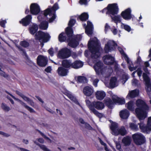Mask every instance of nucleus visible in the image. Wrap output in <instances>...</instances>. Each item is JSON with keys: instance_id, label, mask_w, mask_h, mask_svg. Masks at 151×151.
I'll return each mask as SVG.
<instances>
[{"instance_id": "nucleus-13", "label": "nucleus", "mask_w": 151, "mask_h": 151, "mask_svg": "<svg viewBox=\"0 0 151 151\" xmlns=\"http://www.w3.org/2000/svg\"><path fill=\"white\" fill-rule=\"evenodd\" d=\"M103 66V64L100 61H99L95 64L93 68L96 75H99L102 73Z\"/></svg>"}, {"instance_id": "nucleus-48", "label": "nucleus", "mask_w": 151, "mask_h": 151, "mask_svg": "<svg viewBox=\"0 0 151 151\" xmlns=\"http://www.w3.org/2000/svg\"><path fill=\"white\" fill-rule=\"evenodd\" d=\"M129 127L130 128L133 130L137 131L138 130V128L137 125L133 123H131L129 124Z\"/></svg>"}, {"instance_id": "nucleus-29", "label": "nucleus", "mask_w": 151, "mask_h": 151, "mask_svg": "<svg viewBox=\"0 0 151 151\" xmlns=\"http://www.w3.org/2000/svg\"><path fill=\"white\" fill-rule=\"evenodd\" d=\"M129 115V112L127 109L121 111L119 113L120 117L123 119H127Z\"/></svg>"}, {"instance_id": "nucleus-20", "label": "nucleus", "mask_w": 151, "mask_h": 151, "mask_svg": "<svg viewBox=\"0 0 151 151\" xmlns=\"http://www.w3.org/2000/svg\"><path fill=\"white\" fill-rule=\"evenodd\" d=\"M68 72V70L63 66L58 67L57 69V73L60 76H65L67 75Z\"/></svg>"}, {"instance_id": "nucleus-55", "label": "nucleus", "mask_w": 151, "mask_h": 151, "mask_svg": "<svg viewBox=\"0 0 151 151\" xmlns=\"http://www.w3.org/2000/svg\"><path fill=\"white\" fill-rule=\"evenodd\" d=\"M115 143L116 144V149L119 151H120L121 149V148L120 143L119 142H115Z\"/></svg>"}, {"instance_id": "nucleus-18", "label": "nucleus", "mask_w": 151, "mask_h": 151, "mask_svg": "<svg viewBox=\"0 0 151 151\" xmlns=\"http://www.w3.org/2000/svg\"><path fill=\"white\" fill-rule=\"evenodd\" d=\"M67 40L68 42V45L73 48L76 47L79 44L78 41L73 37L68 38Z\"/></svg>"}, {"instance_id": "nucleus-38", "label": "nucleus", "mask_w": 151, "mask_h": 151, "mask_svg": "<svg viewBox=\"0 0 151 151\" xmlns=\"http://www.w3.org/2000/svg\"><path fill=\"white\" fill-rule=\"evenodd\" d=\"M116 78L115 77H112L110 81L109 85L111 87L113 88L115 87Z\"/></svg>"}, {"instance_id": "nucleus-6", "label": "nucleus", "mask_w": 151, "mask_h": 151, "mask_svg": "<svg viewBox=\"0 0 151 151\" xmlns=\"http://www.w3.org/2000/svg\"><path fill=\"white\" fill-rule=\"evenodd\" d=\"M141 131L143 132L148 133L151 131V116L148 117L147 124L145 126L144 122L138 124Z\"/></svg>"}, {"instance_id": "nucleus-53", "label": "nucleus", "mask_w": 151, "mask_h": 151, "mask_svg": "<svg viewBox=\"0 0 151 151\" xmlns=\"http://www.w3.org/2000/svg\"><path fill=\"white\" fill-rule=\"evenodd\" d=\"M79 3L81 5H87L88 4V0H79Z\"/></svg>"}, {"instance_id": "nucleus-25", "label": "nucleus", "mask_w": 151, "mask_h": 151, "mask_svg": "<svg viewBox=\"0 0 151 151\" xmlns=\"http://www.w3.org/2000/svg\"><path fill=\"white\" fill-rule=\"evenodd\" d=\"M93 105L94 108H95L98 110H102L104 107V104L101 101H94V103Z\"/></svg>"}, {"instance_id": "nucleus-36", "label": "nucleus", "mask_w": 151, "mask_h": 151, "mask_svg": "<svg viewBox=\"0 0 151 151\" xmlns=\"http://www.w3.org/2000/svg\"><path fill=\"white\" fill-rule=\"evenodd\" d=\"M122 141L125 146H129L131 144V140L130 137L128 136L124 137Z\"/></svg>"}, {"instance_id": "nucleus-11", "label": "nucleus", "mask_w": 151, "mask_h": 151, "mask_svg": "<svg viewBox=\"0 0 151 151\" xmlns=\"http://www.w3.org/2000/svg\"><path fill=\"white\" fill-rule=\"evenodd\" d=\"M142 77L145 82L146 91L147 93L150 92L151 91V84L150 78L147 74L145 73H143Z\"/></svg>"}, {"instance_id": "nucleus-7", "label": "nucleus", "mask_w": 151, "mask_h": 151, "mask_svg": "<svg viewBox=\"0 0 151 151\" xmlns=\"http://www.w3.org/2000/svg\"><path fill=\"white\" fill-rule=\"evenodd\" d=\"M71 55L70 49L66 47L63 48L60 50L58 54L59 57L62 59L67 58L69 57Z\"/></svg>"}, {"instance_id": "nucleus-27", "label": "nucleus", "mask_w": 151, "mask_h": 151, "mask_svg": "<svg viewBox=\"0 0 151 151\" xmlns=\"http://www.w3.org/2000/svg\"><path fill=\"white\" fill-rule=\"evenodd\" d=\"M127 131L125 127L124 126H122L120 128L118 129V130L115 136H118L120 135L122 136H124L127 134Z\"/></svg>"}, {"instance_id": "nucleus-35", "label": "nucleus", "mask_w": 151, "mask_h": 151, "mask_svg": "<svg viewBox=\"0 0 151 151\" xmlns=\"http://www.w3.org/2000/svg\"><path fill=\"white\" fill-rule=\"evenodd\" d=\"M105 104L109 109H112L114 102L110 98L107 99L105 100Z\"/></svg>"}, {"instance_id": "nucleus-58", "label": "nucleus", "mask_w": 151, "mask_h": 151, "mask_svg": "<svg viewBox=\"0 0 151 151\" xmlns=\"http://www.w3.org/2000/svg\"><path fill=\"white\" fill-rule=\"evenodd\" d=\"M124 28L125 30L128 32H129L131 30L130 27L127 25H124Z\"/></svg>"}, {"instance_id": "nucleus-47", "label": "nucleus", "mask_w": 151, "mask_h": 151, "mask_svg": "<svg viewBox=\"0 0 151 151\" xmlns=\"http://www.w3.org/2000/svg\"><path fill=\"white\" fill-rule=\"evenodd\" d=\"M20 44L22 46L25 48L28 47L29 45V43L25 40L21 41Z\"/></svg>"}, {"instance_id": "nucleus-5", "label": "nucleus", "mask_w": 151, "mask_h": 151, "mask_svg": "<svg viewBox=\"0 0 151 151\" xmlns=\"http://www.w3.org/2000/svg\"><path fill=\"white\" fill-rule=\"evenodd\" d=\"M132 138L134 143L137 145H141L146 142L145 137L140 133H136L133 134Z\"/></svg>"}, {"instance_id": "nucleus-49", "label": "nucleus", "mask_w": 151, "mask_h": 151, "mask_svg": "<svg viewBox=\"0 0 151 151\" xmlns=\"http://www.w3.org/2000/svg\"><path fill=\"white\" fill-rule=\"evenodd\" d=\"M76 20L73 19H70L68 23V27H70L72 28L73 26L76 23Z\"/></svg>"}, {"instance_id": "nucleus-39", "label": "nucleus", "mask_w": 151, "mask_h": 151, "mask_svg": "<svg viewBox=\"0 0 151 151\" xmlns=\"http://www.w3.org/2000/svg\"><path fill=\"white\" fill-rule=\"evenodd\" d=\"M64 94L66 96H67L71 101L75 102L76 100V98L73 96L69 91H65Z\"/></svg>"}, {"instance_id": "nucleus-15", "label": "nucleus", "mask_w": 151, "mask_h": 151, "mask_svg": "<svg viewBox=\"0 0 151 151\" xmlns=\"http://www.w3.org/2000/svg\"><path fill=\"white\" fill-rule=\"evenodd\" d=\"M131 10L130 8H128L121 13V16L125 20H128L132 18L131 15Z\"/></svg>"}, {"instance_id": "nucleus-14", "label": "nucleus", "mask_w": 151, "mask_h": 151, "mask_svg": "<svg viewBox=\"0 0 151 151\" xmlns=\"http://www.w3.org/2000/svg\"><path fill=\"white\" fill-rule=\"evenodd\" d=\"M15 92L17 95L21 97L24 100L27 101L30 106L34 107L35 104L32 100L25 96L22 93L17 90L15 91Z\"/></svg>"}, {"instance_id": "nucleus-2", "label": "nucleus", "mask_w": 151, "mask_h": 151, "mask_svg": "<svg viewBox=\"0 0 151 151\" xmlns=\"http://www.w3.org/2000/svg\"><path fill=\"white\" fill-rule=\"evenodd\" d=\"M98 45L99 42L97 41L92 40L88 42V47L91 53L92 58L96 59L99 57L100 55L97 54L99 52V49L97 47Z\"/></svg>"}, {"instance_id": "nucleus-51", "label": "nucleus", "mask_w": 151, "mask_h": 151, "mask_svg": "<svg viewBox=\"0 0 151 151\" xmlns=\"http://www.w3.org/2000/svg\"><path fill=\"white\" fill-rule=\"evenodd\" d=\"M52 17L49 18L48 20V22L52 23L55 20L56 18V14L54 13H52Z\"/></svg>"}, {"instance_id": "nucleus-21", "label": "nucleus", "mask_w": 151, "mask_h": 151, "mask_svg": "<svg viewBox=\"0 0 151 151\" xmlns=\"http://www.w3.org/2000/svg\"><path fill=\"white\" fill-rule=\"evenodd\" d=\"M106 60H104V63L108 65H112L114 62L115 59L111 55H106L105 56Z\"/></svg>"}, {"instance_id": "nucleus-37", "label": "nucleus", "mask_w": 151, "mask_h": 151, "mask_svg": "<svg viewBox=\"0 0 151 151\" xmlns=\"http://www.w3.org/2000/svg\"><path fill=\"white\" fill-rule=\"evenodd\" d=\"M58 38L59 41L61 42H62L66 40L67 37L65 33L63 32L59 34Z\"/></svg>"}, {"instance_id": "nucleus-46", "label": "nucleus", "mask_w": 151, "mask_h": 151, "mask_svg": "<svg viewBox=\"0 0 151 151\" xmlns=\"http://www.w3.org/2000/svg\"><path fill=\"white\" fill-rule=\"evenodd\" d=\"M59 7L58 3H56L54 4L52 7L50 9L52 11V13L56 14V11L59 9Z\"/></svg>"}, {"instance_id": "nucleus-3", "label": "nucleus", "mask_w": 151, "mask_h": 151, "mask_svg": "<svg viewBox=\"0 0 151 151\" xmlns=\"http://www.w3.org/2000/svg\"><path fill=\"white\" fill-rule=\"evenodd\" d=\"M118 11V6L116 3L109 4L106 8L102 10L103 13L106 12V14L112 15L113 16L117 14Z\"/></svg>"}, {"instance_id": "nucleus-19", "label": "nucleus", "mask_w": 151, "mask_h": 151, "mask_svg": "<svg viewBox=\"0 0 151 151\" xmlns=\"http://www.w3.org/2000/svg\"><path fill=\"white\" fill-rule=\"evenodd\" d=\"M62 66L68 70L72 68V63L70 60L65 59L62 61Z\"/></svg>"}, {"instance_id": "nucleus-45", "label": "nucleus", "mask_w": 151, "mask_h": 151, "mask_svg": "<svg viewBox=\"0 0 151 151\" xmlns=\"http://www.w3.org/2000/svg\"><path fill=\"white\" fill-rule=\"evenodd\" d=\"M1 108L5 112H8L11 110L10 108L7 106L6 104L4 103L1 104Z\"/></svg>"}, {"instance_id": "nucleus-56", "label": "nucleus", "mask_w": 151, "mask_h": 151, "mask_svg": "<svg viewBox=\"0 0 151 151\" xmlns=\"http://www.w3.org/2000/svg\"><path fill=\"white\" fill-rule=\"evenodd\" d=\"M6 23V20H2L0 21V25L2 27L5 28V24Z\"/></svg>"}, {"instance_id": "nucleus-33", "label": "nucleus", "mask_w": 151, "mask_h": 151, "mask_svg": "<svg viewBox=\"0 0 151 151\" xmlns=\"http://www.w3.org/2000/svg\"><path fill=\"white\" fill-rule=\"evenodd\" d=\"M65 32L68 38H70L73 37V32L72 28L67 27L65 30Z\"/></svg>"}, {"instance_id": "nucleus-32", "label": "nucleus", "mask_w": 151, "mask_h": 151, "mask_svg": "<svg viewBox=\"0 0 151 151\" xmlns=\"http://www.w3.org/2000/svg\"><path fill=\"white\" fill-rule=\"evenodd\" d=\"M89 15L87 13L84 12L79 15L77 18V20H80L82 21H85L88 19Z\"/></svg>"}, {"instance_id": "nucleus-50", "label": "nucleus", "mask_w": 151, "mask_h": 151, "mask_svg": "<svg viewBox=\"0 0 151 151\" xmlns=\"http://www.w3.org/2000/svg\"><path fill=\"white\" fill-rule=\"evenodd\" d=\"M96 116L99 118H101L102 117V114L101 113H99L95 109H93L92 111Z\"/></svg>"}, {"instance_id": "nucleus-10", "label": "nucleus", "mask_w": 151, "mask_h": 151, "mask_svg": "<svg viewBox=\"0 0 151 151\" xmlns=\"http://www.w3.org/2000/svg\"><path fill=\"white\" fill-rule=\"evenodd\" d=\"M37 62L39 66L44 67L47 65L48 60L46 57L43 55H39L37 57Z\"/></svg>"}, {"instance_id": "nucleus-61", "label": "nucleus", "mask_w": 151, "mask_h": 151, "mask_svg": "<svg viewBox=\"0 0 151 151\" xmlns=\"http://www.w3.org/2000/svg\"><path fill=\"white\" fill-rule=\"evenodd\" d=\"M85 128L89 130H91L92 128L90 125L87 122H85L84 123Z\"/></svg>"}, {"instance_id": "nucleus-28", "label": "nucleus", "mask_w": 151, "mask_h": 151, "mask_svg": "<svg viewBox=\"0 0 151 151\" xmlns=\"http://www.w3.org/2000/svg\"><path fill=\"white\" fill-rule=\"evenodd\" d=\"M95 95L96 99L98 100H103L106 96L105 92L103 91H97Z\"/></svg>"}, {"instance_id": "nucleus-24", "label": "nucleus", "mask_w": 151, "mask_h": 151, "mask_svg": "<svg viewBox=\"0 0 151 151\" xmlns=\"http://www.w3.org/2000/svg\"><path fill=\"white\" fill-rule=\"evenodd\" d=\"M38 28V25L36 24L33 23L32 26L29 28V31L30 34L33 35L37 32Z\"/></svg>"}, {"instance_id": "nucleus-59", "label": "nucleus", "mask_w": 151, "mask_h": 151, "mask_svg": "<svg viewBox=\"0 0 151 151\" xmlns=\"http://www.w3.org/2000/svg\"><path fill=\"white\" fill-rule=\"evenodd\" d=\"M53 49L52 47L50 48L48 50V52L49 54L51 56H52L54 55V52L53 51Z\"/></svg>"}, {"instance_id": "nucleus-8", "label": "nucleus", "mask_w": 151, "mask_h": 151, "mask_svg": "<svg viewBox=\"0 0 151 151\" xmlns=\"http://www.w3.org/2000/svg\"><path fill=\"white\" fill-rule=\"evenodd\" d=\"M117 45V43L113 40L108 41L105 45L104 47L105 52L107 53L114 50Z\"/></svg>"}, {"instance_id": "nucleus-62", "label": "nucleus", "mask_w": 151, "mask_h": 151, "mask_svg": "<svg viewBox=\"0 0 151 151\" xmlns=\"http://www.w3.org/2000/svg\"><path fill=\"white\" fill-rule=\"evenodd\" d=\"M123 56L125 60L126 61L127 63L128 64L129 63H130V60L127 55L125 53Z\"/></svg>"}, {"instance_id": "nucleus-9", "label": "nucleus", "mask_w": 151, "mask_h": 151, "mask_svg": "<svg viewBox=\"0 0 151 151\" xmlns=\"http://www.w3.org/2000/svg\"><path fill=\"white\" fill-rule=\"evenodd\" d=\"M5 92L6 93L8 94V95H10L11 97H12L14 99L19 102L22 106H23L25 108V109H27L30 113H35V111L31 107H30L27 105L22 100H20L19 99L16 98L11 93H10L7 91H5Z\"/></svg>"}, {"instance_id": "nucleus-12", "label": "nucleus", "mask_w": 151, "mask_h": 151, "mask_svg": "<svg viewBox=\"0 0 151 151\" xmlns=\"http://www.w3.org/2000/svg\"><path fill=\"white\" fill-rule=\"evenodd\" d=\"M30 13L33 15H37L40 11V7L38 4L36 3L32 4L30 7Z\"/></svg>"}, {"instance_id": "nucleus-4", "label": "nucleus", "mask_w": 151, "mask_h": 151, "mask_svg": "<svg viewBox=\"0 0 151 151\" xmlns=\"http://www.w3.org/2000/svg\"><path fill=\"white\" fill-rule=\"evenodd\" d=\"M35 37L36 40H42L43 42H46L50 40V36L48 33L39 30L35 34Z\"/></svg>"}, {"instance_id": "nucleus-26", "label": "nucleus", "mask_w": 151, "mask_h": 151, "mask_svg": "<svg viewBox=\"0 0 151 151\" xmlns=\"http://www.w3.org/2000/svg\"><path fill=\"white\" fill-rule=\"evenodd\" d=\"M83 65V63L81 61L76 60L72 63V68L75 69H78L82 67Z\"/></svg>"}, {"instance_id": "nucleus-23", "label": "nucleus", "mask_w": 151, "mask_h": 151, "mask_svg": "<svg viewBox=\"0 0 151 151\" xmlns=\"http://www.w3.org/2000/svg\"><path fill=\"white\" fill-rule=\"evenodd\" d=\"M139 91L138 90L135 89L131 91H129L127 97H130V98H134L138 96Z\"/></svg>"}, {"instance_id": "nucleus-22", "label": "nucleus", "mask_w": 151, "mask_h": 151, "mask_svg": "<svg viewBox=\"0 0 151 151\" xmlns=\"http://www.w3.org/2000/svg\"><path fill=\"white\" fill-rule=\"evenodd\" d=\"M118 127V124L117 123L113 122L111 123L109 127L111 131V133L113 135H115L119 129Z\"/></svg>"}, {"instance_id": "nucleus-43", "label": "nucleus", "mask_w": 151, "mask_h": 151, "mask_svg": "<svg viewBox=\"0 0 151 151\" xmlns=\"http://www.w3.org/2000/svg\"><path fill=\"white\" fill-rule=\"evenodd\" d=\"M86 105L88 107L89 109L91 111L93 110V109H95L93 107V104L94 103V101L91 102L89 100H86Z\"/></svg>"}, {"instance_id": "nucleus-60", "label": "nucleus", "mask_w": 151, "mask_h": 151, "mask_svg": "<svg viewBox=\"0 0 151 151\" xmlns=\"http://www.w3.org/2000/svg\"><path fill=\"white\" fill-rule=\"evenodd\" d=\"M82 36L81 35H77L76 37L74 38H75L77 41L79 42V41H81L82 38Z\"/></svg>"}, {"instance_id": "nucleus-57", "label": "nucleus", "mask_w": 151, "mask_h": 151, "mask_svg": "<svg viewBox=\"0 0 151 151\" xmlns=\"http://www.w3.org/2000/svg\"><path fill=\"white\" fill-rule=\"evenodd\" d=\"M36 131H37L45 139H48L49 138L46 136L44 134L42 133L41 132L40 130L38 129H37Z\"/></svg>"}, {"instance_id": "nucleus-31", "label": "nucleus", "mask_w": 151, "mask_h": 151, "mask_svg": "<svg viewBox=\"0 0 151 151\" xmlns=\"http://www.w3.org/2000/svg\"><path fill=\"white\" fill-rule=\"evenodd\" d=\"M112 100L114 103L116 104H123L125 103V100L124 99H122L118 96L115 98H112Z\"/></svg>"}, {"instance_id": "nucleus-42", "label": "nucleus", "mask_w": 151, "mask_h": 151, "mask_svg": "<svg viewBox=\"0 0 151 151\" xmlns=\"http://www.w3.org/2000/svg\"><path fill=\"white\" fill-rule=\"evenodd\" d=\"M93 27H86L85 32L88 36L91 35L93 33Z\"/></svg>"}, {"instance_id": "nucleus-44", "label": "nucleus", "mask_w": 151, "mask_h": 151, "mask_svg": "<svg viewBox=\"0 0 151 151\" xmlns=\"http://www.w3.org/2000/svg\"><path fill=\"white\" fill-rule=\"evenodd\" d=\"M43 15L44 16L46 17L48 15H49L50 16L52 15V11L49 8H48L43 11Z\"/></svg>"}, {"instance_id": "nucleus-41", "label": "nucleus", "mask_w": 151, "mask_h": 151, "mask_svg": "<svg viewBox=\"0 0 151 151\" xmlns=\"http://www.w3.org/2000/svg\"><path fill=\"white\" fill-rule=\"evenodd\" d=\"M134 104V102L132 101H130L128 102L127 104V109L131 111H133L134 108L133 106Z\"/></svg>"}, {"instance_id": "nucleus-1", "label": "nucleus", "mask_w": 151, "mask_h": 151, "mask_svg": "<svg viewBox=\"0 0 151 151\" xmlns=\"http://www.w3.org/2000/svg\"><path fill=\"white\" fill-rule=\"evenodd\" d=\"M136 105L137 107L135 109L137 116L140 121L144 120L147 116L146 111L148 110L149 107L145 102L141 99L136 101Z\"/></svg>"}, {"instance_id": "nucleus-34", "label": "nucleus", "mask_w": 151, "mask_h": 151, "mask_svg": "<svg viewBox=\"0 0 151 151\" xmlns=\"http://www.w3.org/2000/svg\"><path fill=\"white\" fill-rule=\"evenodd\" d=\"M77 83H87L88 80L86 77L82 76H79L77 77Z\"/></svg>"}, {"instance_id": "nucleus-64", "label": "nucleus", "mask_w": 151, "mask_h": 151, "mask_svg": "<svg viewBox=\"0 0 151 151\" xmlns=\"http://www.w3.org/2000/svg\"><path fill=\"white\" fill-rule=\"evenodd\" d=\"M118 49L119 50V51L120 52V54L122 55H124L125 53H124V52L123 50V49L120 47H119L118 48Z\"/></svg>"}, {"instance_id": "nucleus-63", "label": "nucleus", "mask_w": 151, "mask_h": 151, "mask_svg": "<svg viewBox=\"0 0 151 151\" xmlns=\"http://www.w3.org/2000/svg\"><path fill=\"white\" fill-rule=\"evenodd\" d=\"M99 80L98 79L96 78L93 81V84L94 86L95 87H97V84L99 82Z\"/></svg>"}, {"instance_id": "nucleus-54", "label": "nucleus", "mask_w": 151, "mask_h": 151, "mask_svg": "<svg viewBox=\"0 0 151 151\" xmlns=\"http://www.w3.org/2000/svg\"><path fill=\"white\" fill-rule=\"evenodd\" d=\"M136 71V72H137L138 76L139 77H141L142 74V71L141 70V68L140 67L138 68Z\"/></svg>"}, {"instance_id": "nucleus-40", "label": "nucleus", "mask_w": 151, "mask_h": 151, "mask_svg": "<svg viewBox=\"0 0 151 151\" xmlns=\"http://www.w3.org/2000/svg\"><path fill=\"white\" fill-rule=\"evenodd\" d=\"M110 15L111 19L116 23L117 24L118 22H121V19L119 15L114 16L113 17Z\"/></svg>"}, {"instance_id": "nucleus-16", "label": "nucleus", "mask_w": 151, "mask_h": 151, "mask_svg": "<svg viewBox=\"0 0 151 151\" xmlns=\"http://www.w3.org/2000/svg\"><path fill=\"white\" fill-rule=\"evenodd\" d=\"M32 16L31 15H28L24 18H22L19 22L23 26H27L29 25L31 22Z\"/></svg>"}, {"instance_id": "nucleus-52", "label": "nucleus", "mask_w": 151, "mask_h": 151, "mask_svg": "<svg viewBox=\"0 0 151 151\" xmlns=\"http://www.w3.org/2000/svg\"><path fill=\"white\" fill-rule=\"evenodd\" d=\"M44 151H51L50 150L47 148L45 145H40L39 144H37Z\"/></svg>"}, {"instance_id": "nucleus-30", "label": "nucleus", "mask_w": 151, "mask_h": 151, "mask_svg": "<svg viewBox=\"0 0 151 151\" xmlns=\"http://www.w3.org/2000/svg\"><path fill=\"white\" fill-rule=\"evenodd\" d=\"M39 28L40 29L46 30L48 27V22L45 20L42 21L39 25Z\"/></svg>"}, {"instance_id": "nucleus-17", "label": "nucleus", "mask_w": 151, "mask_h": 151, "mask_svg": "<svg viewBox=\"0 0 151 151\" xmlns=\"http://www.w3.org/2000/svg\"><path fill=\"white\" fill-rule=\"evenodd\" d=\"M94 89L92 86H86L83 89V92L85 95L87 96H90L94 92Z\"/></svg>"}]
</instances>
